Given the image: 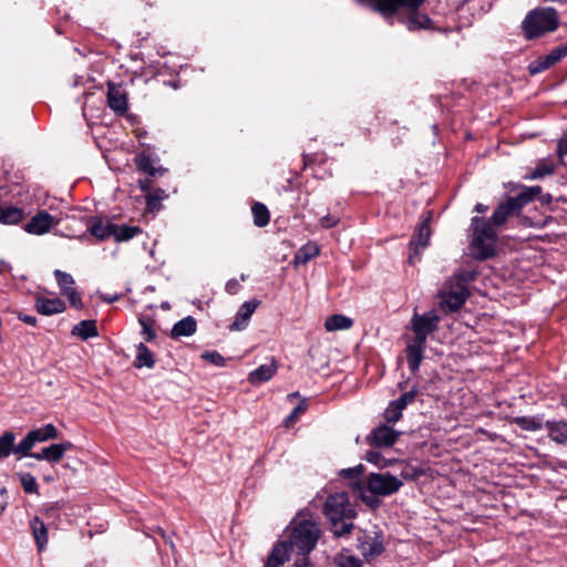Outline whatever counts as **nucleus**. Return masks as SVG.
<instances>
[{"label": "nucleus", "instance_id": "nucleus-1", "mask_svg": "<svg viewBox=\"0 0 567 567\" xmlns=\"http://www.w3.org/2000/svg\"><path fill=\"white\" fill-rule=\"evenodd\" d=\"M359 4L368 7L375 13L382 16L390 24L394 18L410 32L430 30L447 32L446 29H437L434 21L420 8L425 0H355Z\"/></svg>", "mask_w": 567, "mask_h": 567}, {"label": "nucleus", "instance_id": "nucleus-2", "mask_svg": "<svg viewBox=\"0 0 567 567\" xmlns=\"http://www.w3.org/2000/svg\"><path fill=\"white\" fill-rule=\"evenodd\" d=\"M323 513L336 537H342L352 532L354 527L352 519L357 516V512L350 504L348 493L339 492L329 495L324 502Z\"/></svg>", "mask_w": 567, "mask_h": 567}, {"label": "nucleus", "instance_id": "nucleus-3", "mask_svg": "<svg viewBox=\"0 0 567 567\" xmlns=\"http://www.w3.org/2000/svg\"><path fill=\"white\" fill-rule=\"evenodd\" d=\"M497 227L484 217L471 218V248L474 257L478 260H486L496 252Z\"/></svg>", "mask_w": 567, "mask_h": 567}, {"label": "nucleus", "instance_id": "nucleus-4", "mask_svg": "<svg viewBox=\"0 0 567 567\" xmlns=\"http://www.w3.org/2000/svg\"><path fill=\"white\" fill-rule=\"evenodd\" d=\"M320 535L321 529L316 522L306 518L295 519L291 523L289 539L286 542L291 550L307 556L316 548Z\"/></svg>", "mask_w": 567, "mask_h": 567}, {"label": "nucleus", "instance_id": "nucleus-5", "mask_svg": "<svg viewBox=\"0 0 567 567\" xmlns=\"http://www.w3.org/2000/svg\"><path fill=\"white\" fill-rule=\"evenodd\" d=\"M522 189L516 196H508L501 202L494 209L489 220L498 228L503 226L508 218L518 215L520 210L542 193V187L536 185L532 187L519 186Z\"/></svg>", "mask_w": 567, "mask_h": 567}, {"label": "nucleus", "instance_id": "nucleus-6", "mask_svg": "<svg viewBox=\"0 0 567 567\" xmlns=\"http://www.w3.org/2000/svg\"><path fill=\"white\" fill-rule=\"evenodd\" d=\"M557 27L558 13L554 8L534 9L522 23L523 32L528 40L553 32Z\"/></svg>", "mask_w": 567, "mask_h": 567}, {"label": "nucleus", "instance_id": "nucleus-7", "mask_svg": "<svg viewBox=\"0 0 567 567\" xmlns=\"http://www.w3.org/2000/svg\"><path fill=\"white\" fill-rule=\"evenodd\" d=\"M440 308L449 312L457 311L468 298L467 287L455 285L453 280H446L437 293Z\"/></svg>", "mask_w": 567, "mask_h": 567}, {"label": "nucleus", "instance_id": "nucleus-8", "mask_svg": "<svg viewBox=\"0 0 567 567\" xmlns=\"http://www.w3.org/2000/svg\"><path fill=\"white\" fill-rule=\"evenodd\" d=\"M403 485L402 480L390 473H371L367 478L369 492L378 496L395 494Z\"/></svg>", "mask_w": 567, "mask_h": 567}, {"label": "nucleus", "instance_id": "nucleus-9", "mask_svg": "<svg viewBox=\"0 0 567 567\" xmlns=\"http://www.w3.org/2000/svg\"><path fill=\"white\" fill-rule=\"evenodd\" d=\"M440 321L441 318L434 310L422 315L415 312L411 319L413 339L426 342L427 337L439 329Z\"/></svg>", "mask_w": 567, "mask_h": 567}, {"label": "nucleus", "instance_id": "nucleus-10", "mask_svg": "<svg viewBox=\"0 0 567 567\" xmlns=\"http://www.w3.org/2000/svg\"><path fill=\"white\" fill-rule=\"evenodd\" d=\"M432 219V213L429 212L427 216L419 223L416 231L413 234L410 240V254L409 261L410 264H414L416 260H420V249H424L427 247L430 237H431V228L430 221Z\"/></svg>", "mask_w": 567, "mask_h": 567}, {"label": "nucleus", "instance_id": "nucleus-11", "mask_svg": "<svg viewBox=\"0 0 567 567\" xmlns=\"http://www.w3.org/2000/svg\"><path fill=\"white\" fill-rule=\"evenodd\" d=\"M358 549L367 560L377 558L384 551L382 535L364 533L358 537Z\"/></svg>", "mask_w": 567, "mask_h": 567}, {"label": "nucleus", "instance_id": "nucleus-12", "mask_svg": "<svg viewBox=\"0 0 567 567\" xmlns=\"http://www.w3.org/2000/svg\"><path fill=\"white\" fill-rule=\"evenodd\" d=\"M58 220L47 210H39L31 219L23 226L24 231L31 235L41 236L48 234Z\"/></svg>", "mask_w": 567, "mask_h": 567}, {"label": "nucleus", "instance_id": "nucleus-13", "mask_svg": "<svg viewBox=\"0 0 567 567\" xmlns=\"http://www.w3.org/2000/svg\"><path fill=\"white\" fill-rule=\"evenodd\" d=\"M400 433L386 424L373 429L367 441L374 447H391L398 441Z\"/></svg>", "mask_w": 567, "mask_h": 567}, {"label": "nucleus", "instance_id": "nucleus-14", "mask_svg": "<svg viewBox=\"0 0 567 567\" xmlns=\"http://www.w3.org/2000/svg\"><path fill=\"white\" fill-rule=\"evenodd\" d=\"M107 105L120 115L126 113L128 109L127 96L121 85L107 82Z\"/></svg>", "mask_w": 567, "mask_h": 567}, {"label": "nucleus", "instance_id": "nucleus-15", "mask_svg": "<svg viewBox=\"0 0 567 567\" xmlns=\"http://www.w3.org/2000/svg\"><path fill=\"white\" fill-rule=\"evenodd\" d=\"M426 348V342L416 339H411L406 346V361L409 369L412 373H416L423 360V353Z\"/></svg>", "mask_w": 567, "mask_h": 567}, {"label": "nucleus", "instance_id": "nucleus-16", "mask_svg": "<svg viewBox=\"0 0 567 567\" xmlns=\"http://www.w3.org/2000/svg\"><path fill=\"white\" fill-rule=\"evenodd\" d=\"M35 309L40 315L52 316L61 313L66 309L65 302L60 298L35 297Z\"/></svg>", "mask_w": 567, "mask_h": 567}, {"label": "nucleus", "instance_id": "nucleus-17", "mask_svg": "<svg viewBox=\"0 0 567 567\" xmlns=\"http://www.w3.org/2000/svg\"><path fill=\"white\" fill-rule=\"evenodd\" d=\"M114 224L101 217H91L87 226L90 234L97 240L103 241L113 237Z\"/></svg>", "mask_w": 567, "mask_h": 567}, {"label": "nucleus", "instance_id": "nucleus-18", "mask_svg": "<svg viewBox=\"0 0 567 567\" xmlns=\"http://www.w3.org/2000/svg\"><path fill=\"white\" fill-rule=\"evenodd\" d=\"M134 163L137 171L147 174L150 177L162 176L166 172L162 166H156L155 161L145 152L138 153L134 157Z\"/></svg>", "mask_w": 567, "mask_h": 567}, {"label": "nucleus", "instance_id": "nucleus-19", "mask_svg": "<svg viewBox=\"0 0 567 567\" xmlns=\"http://www.w3.org/2000/svg\"><path fill=\"white\" fill-rule=\"evenodd\" d=\"M260 301L252 299L244 302L238 312L236 313L235 320L230 326L231 330H243L246 328L248 320L259 306Z\"/></svg>", "mask_w": 567, "mask_h": 567}, {"label": "nucleus", "instance_id": "nucleus-20", "mask_svg": "<svg viewBox=\"0 0 567 567\" xmlns=\"http://www.w3.org/2000/svg\"><path fill=\"white\" fill-rule=\"evenodd\" d=\"M278 365L275 359H271L270 363L261 364L248 375V381L251 384H259L269 381L277 372Z\"/></svg>", "mask_w": 567, "mask_h": 567}, {"label": "nucleus", "instance_id": "nucleus-21", "mask_svg": "<svg viewBox=\"0 0 567 567\" xmlns=\"http://www.w3.org/2000/svg\"><path fill=\"white\" fill-rule=\"evenodd\" d=\"M289 550L287 542H278L270 551L265 567H280L289 560Z\"/></svg>", "mask_w": 567, "mask_h": 567}, {"label": "nucleus", "instance_id": "nucleus-22", "mask_svg": "<svg viewBox=\"0 0 567 567\" xmlns=\"http://www.w3.org/2000/svg\"><path fill=\"white\" fill-rule=\"evenodd\" d=\"M197 323L196 320L188 316L177 321L171 331V337L173 339H178L181 337H190L196 332Z\"/></svg>", "mask_w": 567, "mask_h": 567}, {"label": "nucleus", "instance_id": "nucleus-23", "mask_svg": "<svg viewBox=\"0 0 567 567\" xmlns=\"http://www.w3.org/2000/svg\"><path fill=\"white\" fill-rule=\"evenodd\" d=\"M72 334L85 341L99 336L95 320H82L72 328Z\"/></svg>", "mask_w": 567, "mask_h": 567}, {"label": "nucleus", "instance_id": "nucleus-24", "mask_svg": "<svg viewBox=\"0 0 567 567\" xmlns=\"http://www.w3.org/2000/svg\"><path fill=\"white\" fill-rule=\"evenodd\" d=\"M545 426L548 430V436L554 442L559 444L567 443V422L546 421Z\"/></svg>", "mask_w": 567, "mask_h": 567}, {"label": "nucleus", "instance_id": "nucleus-25", "mask_svg": "<svg viewBox=\"0 0 567 567\" xmlns=\"http://www.w3.org/2000/svg\"><path fill=\"white\" fill-rule=\"evenodd\" d=\"M319 252V246L313 241H309L297 250L293 262L296 265H306L312 258L317 257Z\"/></svg>", "mask_w": 567, "mask_h": 567}, {"label": "nucleus", "instance_id": "nucleus-26", "mask_svg": "<svg viewBox=\"0 0 567 567\" xmlns=\"http://www.w3.org/2000/svg\"><path fill=\"white\" fill-rule=\"evenodd\" d=\"M142 233L138 226L116 225L113 226V237L115 241H127Z\"/></svg>", "mask_w": 567, "mask_h": 567}, {"label": "nucleus", "instance_id": "nucleus-27", "mask_svg": "<svg viewBox=\"0 0 567 567\" xmlns=\"http://www.w3.org/2000/svg\"><path fill=\"white\" fill-rule=\"evenodd\" d=\"M24 218V212L21 208L9 206L0 208V223L3 225H17Z\"/></svg>", "mask_w": 567, "mask_h": 567}, {"label": "nucleus", "instance_id": "nucleus-28", "mask_svg": "<svg viewBox=\"0 0 567 567\" xmlns=\"http://www.w3.org/2000/svg\"><path fill=\"white\" fill-rule=\"evenodd\" d=\"M31 529L39 550H42L48 543V529L45 524L39 517H34L31 520Z\"/></svg>", "mask_w": 567, "mask_h": 567}, {"label": "nucleus", "instance_id": "nucleus-29", "mask_svg": "<svg viewBox=\"0 0 567 567\" xmlns=\"http://www.w3.org/2000/svg\"><path fill=\"white\" fill-rule=\"evenodd\" d=\"M352 324L351 318L343 315H332L326 320L324 328L327 331H337L350 329Z\"/></svg>", "mask_w": 567, "mask_h": 567}, {"label": "nucleus", "instance_id": "nucleus-30", "mask_svg": "<svg viewBox=\"0 0 567 567\" xmlns=\"http://www.w3.org/2000/svg\"><path fill=\"white\" fill-rule=\"evenodd\" d=\"M30 434L37 444L40 442L58 439L59 431L53 424H45L42 427L30 431Z\"/></svg>", "mask_w": 567, "mask_h": 567}, {"label": "nucleus", "instance_id": "nucleus-31", "mask_svg": "<svg viewBox=\"0 0 567 567\" xmlns=\"http://www.w3.org/2000/svg\"><path fill=\"white\" fill-rule=\"evenodd\" d=\"M73 444L70 441L62 443H54L47 446L48 462L58 463L62 460L64 453L73 449Z\"/></svg>", "mask_w": 567, "mask_h": 567}, {"label": "nucleus", "instance_id": "nucleus-32", "mask_svg": "<svg viewBox=\"0 0 567 567\" xmlns=\"http://www.w3.org/2000/svg\"><path fill=\"white\" fill-rule=\"evenodd\" d=\"M136 350L137 354L134 361L136 368H153L155 365L154 354L144 343H140Z\"/></svg>", "mask_w": 567, "mask_h": 567}, {"label": "nucleus", "instance_id": "nucleus-33", "mask_svg": "<svg viewBox=\"0 0 567 567\" xmlns=\"http://www.w3.org/2000/svg\"><path fill=\"white\" fill-rule=\"evenodd\" d=\"M251 213H252V217H254V224L257 227L261 228L269 224L270 213L265 204L259 203V202L255 203L251 206Z\"/></svg>", "mask_w": 567, "mask_h": 567}, {"label": "nucleus", "instance_id": "nucleus-34", "mask_svg": "<svg viewBox=\"0 0 567 567\" xmlns=\"http://www.w3.org/2000/svg\"><path fill=\"white\" fill-rule=\"evenodd\" d=\"M336 567H362V561L350 554L349 549H342L334 557Z\"/></svg>", "mask_w": 567, "mask_h": 567}, {"label": "nucleus", "instance_id": "nucleus-35", "mask_svg": "<svg viewBox=\"0 0 567 567\" xmlns=\"http://www.w3.org/2000/svg\"><path fill=\"white\" fill-rule=\"evenodd\" d=\"M514 423L525 431H538L544 425L540 416H517Z\"/></svg>", "mask_w": 567, "mask_h": 567}, {"label": "nucleus", "instance_id": "nucleus-36", "mask_svg": "<svg viewBox=\"0 0 567 567\" xmlns=\"http://www.w3.org/2000/svg\"><path fill=\"white\" fill-rule=\"evenodd\" d=\"M14 440L16 435L13 432H4L0 435V460L8 457L11 453H14Z\"/></svg>", "mask_w": 567, "mask_h": 567}, {"label": "nucleus", "instance_id": "nucleus-37", "mask_svg": "<svg viewBox=\"0 0 567 567\" xmlns=\"http://www.w3.org/2000/svg\"><path fill=\"white\" fill-rule=\"evenodd\" d=\"M167 198V194L162 188L152 189L146 195V205L150 210L161 209V202Z\"/></svg>", "mask_w": 567, "mask_h": 567}, {"label": "nucleus", "instance_id": "nucleus-38", "mask_svg": "<svg viewBox=\"0 0 567 567\" xmlns=\"http://www.w3.org/2000/svg\"><path fill=\"white\" fill-rule=\"evenodd\" d=\"M477 271L473 269H461L454 274L450 280H453L455 285H461L462 287H466L467 284L476 280Z\"/></svg>", "mask_w": 567, "mask_h": 567}, {"label": "nucleus", "instance_id": "nucleus-39", "mask_svg": "<svg viewBox=\"0 0 567 567\" xmlns=\"http://www.w3.org/2000/svg\"><path fill=\"white\" fill-rule=\"evenodd\" d=\"M53 274H54L55 280L58 282V286L61 290V295L68 290L74 289V279L70 274L64 272L59 269L54 270Z\"/></svg>", "mask_w": 567, "mask_h": 567}, {"label": "nucleus", "instance_id": "nucleus-40", "mask_svg": "<svg viewBox=\"0 0 567 567\" xmlns=\"http://www.w3.org/2000/svg\"><path fill=\"white\" fill-rule=\"evenodd\" d=\"M35 445L30 432L16 445L14 454L20 456H29L31 449Z\"/></svg>", "mask_w": 567, "mask_h": 567}, {"label": "nucleus", "instance_id": "nucleus-41", "mask_svg": "<svg viewBox=\"0 0 567 567\" xmlns=\"http://www.w3.org/2000/svg\"><path fill=\"white\" fill-rule=\"evenodd\" d=\"M403 410L404 409L400 408L395 401H391L384 411V419L386 423H396L401 419Z\"/></svg>", "mask_w": 567, "mask_h": 567}, {"label": "nucleus", "instance_id": "nucleus-42", "mask_svg": "<svg viewBox=\"0 0 567 567\" xmlns=\"http://www.w3.org/2000/svg\"><path fill=\"white\" fill-rule=\"evenodd\" d=\"M20 483L25 493L32 494L38 493V483L35 477L30 473L19 474Z\"/></svg>", "mask_w": 567, "mask_h": 567}, {"label": "nucleus", "instance_id": "nucleus-43", "mask_svg": "<svg viewBox=\"0 0 567 567\" xmlns=\"http://www.w3.org/2000/svg\"><path fill=\"white\" fill-rule=\"evenodd\" d=\"M546 60L551 64H556L563 58L567 56V43L555 47L548 54L545 55Z\"/></svg>", "mask_w": 567, "mask_h": 567}, {"label": "nucleus", "instance_id": "nucleus-44", "mask_svg": "<svg viewBox=\"0 0 567 567\" xmlns=\"http://www.w3.org/2000/svg\"><path fill=\"white\" fill-rule=\"evenodd\" d=\"M550 66L551 64H549V62L546 60V56L543 55L529 63L528 72L530 75H536L549 69Z\"/></svg>", "mask_w": 567, "mask_h": 567}, {"label": "nucleus", "instance_id": "nucleus-45", "mask_svg": "<svg viewBox=\"0 0 567 567\" xmlns=\"http://www.w3.org/2000/svg\"><path fill=\"white\" fill-rule=\"evenodd\" d=\"M417 394V388L413 386L410 391L404 392L394 401L398 403L400 408L405 409L408 405L412 404L415 401Z\"/></svg>", "mask_w": 567, "mask_h": 567}, {"label": "nucleus", "instance_id": "nucleus-46", "mask_svg": "<svg viewBox=\"0 0 567 567\" xmlns=\"http://www.w3.org/2000/svg\"><path fill=\"white\" fill-rule=\"evenodd\" d=\"M555 172V166L551 164L539 163L534 172L530 174V179L542 178L546 175H551Z\"/></svg>", "mask_w": 567, "mask_h": 567}, {"label": "nucleus", "instance_id": "nucleus-47", "mask_svg": "<svg viewBox=\"0 0 567 567\" xmlns=\"http://www.w3.org/2000/svg\"><path fill=\"white\" fill-rule=\"evenodd\" d=\"M423 474H424L423 470H421L419 467L411 466V465H405L402 468L400 476H401V478H403L405 481H413V480L419 478Z\"/></svg>", "mask_w": 567, "mask_h": 567}, {"label": "nucleus", "instance_id": "nucleus-48", "mask_svg": "<svg viewBox=\"0 0 567 567\" xmlns=\"http://www.w3.org/2000/svg\"><path fill=\"white\" fill-rule=\"evenodd\" d=\"M202 358L216 367H224L226 362L225 358L217 351H205Z\"/></svg>", "mask_w": 567, "mask_h": 567}, {"label": "nucleus", "instance_id": "nucleus-49", "mask_svg": "<svg viewBox=\"0 0 567 567\" xmlns=\"http://www.w3.org/2000/svg\"><path fill=\"white\" fill-rule=\"evenodd\" d=\"M138 322L142 326V334H143L145 341H147V342L152 341L156 337V332L153 329L152 321L146 320L144 318H140Z\"/></svg>", "mask_w": 567, "mask_h": 567}, {"label": "nucleus", "instance_id": "nucleus-50", "mask_svg": "<svg viewBox=\"0 0 567 567\" xmlns=\"http://www.w3.org/2000/svg\"><path fill=\"white\" fill-rule=\"evenodd\" d=\"M363 465H357L354 467H349V468H343L341 472H340V475L343 477V478H348V480H358L361 474L363 473Z\"/></svg>", "mask_w": 567, "mask_h": 567}, {"label": "nucleus", "instance_id": "nucleus-51", "mask_svg": "<svg viewBox=\"0 0 567 567\" xmlns=\"http://www.w3.org/2000/svg\"><path fill=\"white\" fill-rule=\"evenodd\" d=\"M62 296L66 297L71 303L72 307L76 309H81L83 307V302L81 299L80 293L74 289L68 290Z\"/></svg>", "mask_w": 567, "mask_h": 567}, {"label": "nucleus", "instance_id": "nucleus-52", "mask_svg": "<svg viewBox=\"0 0 567 567\" xmlns=\"http://www.w3.org/2000/svg\"><path fill=\"white\" fill-rule=\"evenodd\" d=\"M307 410V403L306 401L300 402L292 412L286 417L285 424L286 426H289L298 417L299 414L303 413Z\"/></svg>", "mask_w": 567, "mask_h": 567}, {"label": "nucleus", "instance_id": "nucleus-53", "mask_svg": "<svg viewBox=\"0 0 567 567\" xmlns=\"http://www.w3.org/2000/svg\"><path fill=\"white\" fill-rule=\"evenodd\" d=\"M364 458L377 466L385 465L384 457L377 451H368Z\"/></svg>", "mask_w": 567, "mask_h": 567}, {"label": "nucleus", "instance_id": "nucleus-54", "mask_svg": "<svg viewBox=\"0 0 567 567\" xmlns=\"http://www.w3.org/2000/svg\"><path fill=\"white\" fill-rule=\"evenodd\" d=\"M557 153L560 158L567 155V130L564 132L558 142Z\"/></svg>", "mask_w": 567, "mask_h": 567}, {"label": "nucleus", "instance_id": "nucleus-55", "mask_svg": "<svg viewBox=\"0 0 567 567\" xmlns=\"http://www.w3.org/2000/svg\"><path fill=\"white\" fill-rule=\"evenodd\" d=\"M338 221H339L338 217L328 214L320 219V225H321V227L328 229V228L336 226L338 224Z\"/></svg>", "mask_w": 567, "mask_h": 567}, {"label": "nucleus", "instance_id": "nucleus-56", "mask_svg": "<svg viewBox=\"0 0 567 567\" xmlns=\"http://www.w3.org/2000/svg\"><path fill=\"white\" fill-rule=\"evenodd\" d=\"M239 288H240V285L236 279L228 280L226 284V287H225L226 291L230 295L237 293Z\"/></svg>", "mask_w": 567, "mask_h": 567}, {"label": "nucleus", "instance_id": "nucleus-57", "mask_svg": "<svg viewBox=\"0 0 567 567\" xmlns=\"http://www.w3.org/2000/svg\"><path fill=\"white\" fill-rule=\"evenodd\" d=\"M138 187L142 192H144L147 195L148 192H152V181L148 177L140 179Z\"/></svg>", "mask_w": 567, "mask_h": 567}, {"label": "nucleus", "instance_id": "nucleus-58", "mask_svg": "<svg viewBox=\"0 0 567 567\" xmlns=\"http://www.w3.org/2000/svg\"><path fill=\"white\" fill-rule=\"evenodd\" d=\"M18 319L23 321L27 324L35 326L37 324V318L34 316L25 315L22 312H19Z\"/></svg>", "mask_w": 567, "mask_h": 567}, {"label": "nucleus", "instance_id": "nucleus-59", "mask_svg": "<svg viewBox=\"0 0 567 567\" xmlns=\"http://www.w3.org/2000/svg\"><path fill=\"white\" fill-rule=\"evenodd\" d=\"M363 502L371 508H377L380 505V499L375 497H362Z\"/></svg>", "mask_w": 567, "mask_h": 567}, {"label": "nucleus", "instance_id": "nucleus-60", "mask_svg": "<svg viewBox=\"0 0 567 567\" xmlns=\"http://www.w3.org/2000/svg\"><path fill=\"white\" fill-rule=\"evenodd\" d=\"M29 456L38 461H48L47 447H43L39 453H31Z\"/></svg>", "mask_w": 567, "mask_h": 567}, {"label": "nucleus", "instance_id": "nucleus-61", "mask_svg": "<svg viewBox=\"0 0 567 567\" xmlns=\"http://www.w3.org/2000/svg\"><path fill=\"white\" fill-rule=\"evenodd\" d=\"M29 456L38 461H48L47 447H43L39 453H31Z\"/></svg>", "mask_w": 567, "mask_h": 567}, {"label": "nucleus", "instance_id": "nucleus-62", "mask_svg": "<svg viewBox=\"0 0 567 567\" xmlns=\"http://www.w3.org/2000/svg\"><path fill=\"white\" fill-rule=\"evenodd\" d=\"M536 197H538V199L542 204H549V203H551V199H553L550 194H543V192L540 194L536 195Z\"/></svg>", "mask_w": 567, "mask_h": 567}, {"label": "nucleus", "instance_id": "nucleus-63", "mask_svg": "<svg viewBox=\"0 0 567 567\" xmlns=\"http://www.w3.org/2000/svg\"><path fill=\"white\" fill-rule=\"evenodd\" d=\"M309 560L306 556H303L301 559L297 560L293 565V567H308Z\"/></svg>", "mask_w": 567, "mask_h": 567}, {"label": "nucleus", "instance_id": "nucleus-64", "mask_svg": "<svg viewBox=\"0 0 567 567\" xmlns=\"http://www.w3.org/2000/svg\"><path fill=\"white\" fill-rule=\"evenodd\" d=\"M487 210H488V207L481 203L476 204L474 207V212L480 213V214H485Z\"/></svg>", "mask_w": 567, "mask_h": 567}]
</instances>
